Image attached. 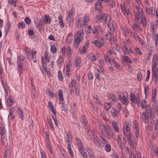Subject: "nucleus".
I'll return each mask as SVG.
<instances>
[{
	"label": "nucleus",
	"mask_w": 158,
	"mask_h": 158,
	"mask_svg": "<svg viewBox=\"0 0 158 158\" xmlns=\"http://www.w3.org/2000/svg\"><path fill=\"white\" fill-rule=\"evenodd\" d=\"M123 59L124 61L127 63H132L131 60H130V58L127 56H125L123 58Z\"/></svg>",
	"instance_id": "53"
},
{
	"label": "nucleus",
	"mask_w": 158,
	"mask_h": 158,
	"mask_svg": "<svg viewBox=\"0 0 158 158\" xmlns=\"http://www.w3.org/2000/svg\"><path fill=\"white\" fill-rule=\"evenodd\" d=\"M134 139H131L128 141V144L133 148L135 147V144L133 141Z\"/></svg>",
	"instance_id": "42"
},
{
	"label": "nucleus",
	"mask_w": 158,
	"mask_h": 158,
	"mask_svg": "<svg viewBox=\"0 0 158 158\" xmlns=\"http://www.w3.org/2000/svg\"><path fill=\"white\" fill-rule=\"evenodd\" d=\"M59 20V22L60 23V26L61 28H63L64 26V23L63 22V19L61 15H60L58 16V18Z\"/></svg>",
	"instance_id": "22"
},
{
	"label": "nucleus",
	"mask_w": 158,
	"mask_h": 158,
	"mask_svg": "<svg viewBox=\"0 0 158 158\" xmlns=\"http://www.w3.org/2000/svg\"><path fill=\"white\" fill-rule=\"evenodd\" d=\"M146 10V12L148 14H150L152 13V12L153 11V9L152 8L147 7Z\"/></svg>",
	"instance_id": "61"
},
{
	"label": "nucleus",
	"mask_w": 158,
	"mask_h": 158,
	"mask_svg": "<svg viewBox=\"0 0 158 158\" xmlns=\"http://www.w3.org/2000/svg\"><path fill=\"white\" fill-rule=\"evenodd\" d=\"M98 71L100 73L104 74L105 73L104 69L103 67H102L99 66H98V67L97 68Z\"/></svg>",
	"instance_id": "48"
},
{
	"label": "nucleus",
	"mask_w": 158,
	"mask_h": 158,
	"mask_svg": "<svg viewBox=\"0 0 158 158\" xmlns=\"http://www.w3.org/2000/svg\"><path fill=\"white\" fill-rule=\"evenodd\" d=\"M111 106V105L110 104V103H105L104 105V107L106 111H108Z\"/></svg>",
	"instance_id": "45"
},
{
	"label": "nucleus",
	"mask_w": 158,
	"mask_h": 158,
	"mask_svg": "<svg viewBox=\"0 0 158 158\" xmlns=\"http://www.w3.org/2000/svg\"><path fill=\"white\" fill-rule=\"evenodd\" d=\"M119 112L116 109L113 108L110 111L111 114L114 117H117L119 114Z\"/></svg>",
	"instance_id": "21"
},
{
	"label": "nucleus",
	"mask_w": 158,
	"mask_h": 158,
	"mask_svg": "<svg viewBox=\"0 0 158 158\" xmlns=\"http://www.w3.org/2000/svg\"><path fill=\"white\" fill-rule=\"evenodd\" d=\"M58 95L59 97L60 100H61V102L64 101L63 94L61 90H59L58 91Z\"/></svg>",
	"instance_id": "39"
},
{
	"label": "nucleus",
	"mask_w": 158,
	"mask_h": 158,
	"mask_svg": "<svg viewBox=\"0 0 158 158\" xmlns=\"http://www.w3.org/2000/svg\"><path fill=\"white\" fill-rule=\"evenodd\" d=\"M61 103V106H62V110L66 112H67L68 109V106L67 105V103L65 102H63Z\"/></svg>",
	"instance_id": "30"
},
{
	"label": "nucleus",
	"mask_w": 158,
	"mask_h": 158,
	"mask_svg": "<svg viewBox=\"0 0 158 158\" xmlns=\"http://www.w3.org/2000/svg\"><path fill=\"white\" fill-rule=\"evenodd\" d=\"M66 137L67 138V141L68 143H70V142L71 141V132L69 131L68 132L67 134Z\"/></svg>",
	"instance_id": "36"
},
{
	"label": "nucleus",
	"mask_w": 158,
	"mask_h": 158,
	"mask_svg": "<svg viewBox=\"0 0 158 158\" xmlns=\"http://www.w3.org/2000/svg\"><path fill=\"white\" fill-rule=\"evenodd\" d=\"M76 84V80H73L69 85V89L70 90V93L71 94L72 93L75 91L76 94L78 96L79 94V91L77 92V89L76 87H75Z\"/></svg>",
	"instance_id": "4"
},
{
	"label": "nucleus",
	"mask_w": 158,
	"mask_h": 158,
	"mask_svg": "<svg viewBox=\"0 0 158 158\" xmlns=\"http://www.w3.org/2000/svg\"><path fill=\"white\" fill-rule=\"evenodd\" d=\"M114 33L108 31L105 35V38L107 40H110L111 43L115 44L116 42V40L113 35Z\"/></svg>",
	"instance_id": "3"
},
{
	"label": "nucleus",
	"mask_w": 158,
	"mask_h": 158,
	"mask_svg": "<svg viewBox=\"0 0 158 158\" xmlns=\"http://www.w3.org/2000/svg\"><path fill=\"white\" fill-rule=\"evenodd\" d=\"M13 111L10 110L9 111V114L8 115V118L10 119H13L15 118V116L13 114Z\"/></svg>",
	"instance_id": "37"
},
{
	"label": "nucleus",
	"mask_w": 158,
	"mask_h": 158,
	"mask_svg": "<svg viewBox=\"0 0 158 158\" xmlns=\"http://www.w3.org/2000/svg\"><path fill=\"white\" fill-rule=\"evenodd\" d=\"M6 130L3 125L0 122V135L1 136V143L4 145L6 140V137L5 136Z\"/></svg>",
	"instance_id": "2"
},
{
	"label": "nucleus",
	"mask_w": 158,
	"mask_h": 158,
	"mask_svg": "<svg viewBox=\"0 0 158 158\" xmlns=\"http://www.w3.org/2000/svg\"><path fill=\"white\" fill-rule=\"evenodd\" d=\"M126 138H127V139L128 141L130 140H131V139H134L133 136L131 135V133H128L127 134V137H125V139H126Z\"/></svg>",
	"instance_id": "34"
},
{
	"label": "nucleus",
	"mask_w": 158,
	"mask_h": 158,
	"mask_svg": "<svg viewBox=\"0 0 158 158\" xmlns=\"http://www.w3.org/2000/svg\"><path fill=\"white\" fill-rule=\"evenodd\" d=\"M74 9L73 8H72L71 9L70 11H69V12L68 13V18H70L72 16L73 12L74 11Z\"/></svg>",
	"instance_id": "55"
},
{
	"label": "nucleus",
	"mask_w": 158,
	"mask_h": 158,
	"mask_svg": "<svg viewBox=\"0 0 158 158\" xmlns=\"http://www.w3.org/2000/svg\"><path fill=\"white\" fill-rule=\"evenodd\" d=\"M23 59H21L19 57L18 58L17 65L18 67V71L21 75L23 72L22 65L23 63Z\"/></svg>",
	"instance_id": "9"
},
{
	"label": "nucleus",
	"mask_w": 158,
	"mask_h": 158,
	"mask_svg": "<svg viewBox=\"0 0 158 158\" xmlns=\"http://www.w3.org/2000/svg\"><path fill=\"white\" fill-rule=\"evenodd\" d=\"M81 41L77 40V39H75L74 40V46L76 49L77 48Z\"/></svg>",
	"instance_id": "38"
},
{
	"label": "nucleus",
	"mask_w": 158,
	"mask_h": 158,
	"mask_svg": "<svg viewBox=\"0 0 158 158\" xmlns=\"http://www.w3.org/2000/svg\"><path fill=\"white\" fill-rule=\"evenodd\" d=\"M123 32L125 35H127L129 34L128 30L125 27H123L122 29Z\"/></svg>",
	"instance_id": "47"
},
{
	"label": "nucleus",
	"mask_w": 158,
	"mask_h": 158,
	"mask_svg": "<svg viewBox=\"0 0 158 158\" xmlns=\"http://www.w3.org/2000/svg\"><path fill=\"white\" fill-rule=\"evenodd\" d=\"M64 56L63 55H60L59 58L57 60L56 62L57 65L59 67H60L61 64L64 62Z\"/></svg>",
	"instance_id": "16"
},
{
	"label": "nucleus",
	"mask_w": 158,
	"mask_h": 158,
	"mask_svg": "<svg viewBox=\"0 0 158 158\" xmlns=\"http://www.w3.org/2000/svg\"><path fill=\"white\" fill-rule=\"evenodd\" d=\"M47 120L49 126L51 128L52 130H54V128L53 126V125L52 122V120L51 118L49 116H48L47 117Z\"/></svg>",
	"instance_id": "24"
},
{
	"label": "nucleus",
	"mask_w": 158,
	"mask_h": 158,
	"mask_svg": "<svg viewBox=\"0 0 158 158\" xmlns=\"http://www.w3.org/2000/svg\"><path fill=\"white\" fill-rule=\"evenodd\" d=\"M154 50V48L153 47H151L149 49V51L148 52V53L147 55V58L146 59V60L148 61L150 60V56L151 55L152 53Z\"/></svg>",
	"instance_id": "20"
},
{
	"label": "nucleus",
	"mask_w": 158,
	"mask_h": 158,
	"mask_svg": "<svg viewBox=\"0 0 158 158\" xmlns=\"http://www.w3.org/2000/svg\"><path fill=\"white\" fill-rule=\"evenodd\" d=\"M48 54L47 51L45 52L44 55V57L41 58V61L42 63L43 68L45 70L46 69L47 66V63L49 61V59H48Z\"/></svg>",
	"instance_id": "5"
},
{
	"label": "nucleus",
	"mask_w": 158,
	"mask_h": 158,
	"mask_svg": "<svg viewBox=\"0 0 158 158\" xmlns=\"http://www.w3.org/2000/svg\"><path fill=\"white\" fill-rule=\"evenodd\" d=\"M122 102L124 104H125L126 105H127L128 103V101L127 99V97H126L124 95H123L122 98Z\"/></svg>",
	"instance_id": "35"
},
{
	"label": "nucleus",
	"mask_w": 158,
	"mask_h": 158,
	"mask_svg": "<svg viewBox=\"0 0 158 158\" xmlns=\"http://www.w3.org/2000/svg\"><path fill=\"white\" fill-rule=\"evenodd\" d=\"M89 20V16L86 14L84 15L83 17V25L84 26L87 25Z\"/></svg>",
	"instance_id": "17"
},
{
	"label": "nucleus",
	"mask_w": 158,
	"mask_h": 158,
	"mask_svg": "<svg viewBox=\"0 0 158 158\" xmlns=\"http://www.w3.org/2000/svg\"><path fill=\"white\" fill-rule=\"evenodd\" d=\"M58 77L59 79L61 81H62L63 78V77L62 76L61 72L60 71H59L58 72Z\"/></svg>",
	"instance_id": "63"
},
{
	"label": "nucleus",
	"mask_w": 158,
	"mask_h": 158,
	"mask_svg": "<svg viewBox=\"0 0 158 158\" xmlns=\"http://www.w3.org/2000/svg\"><path fill=\"white\" fill-rule=\"evenodd\" d=\"M130 99L131 102L133 103H138L139 101V95L137 94L135 96V94L131 93L130 95Z\"/></svg>",
	"instance_id": "8"
},
{
	"label": "nucleus",
	"mask_w": 158,
	"mask_h": 158,
	"mask_svg": "<svg viewBox=\"0 0 158 158\" xmlns=\"http://www.w3.org/2000/svg\"><path fill=\"white\" fill-rule=\"evenodd\" d=\"M18 113L20 116V118L23 120V113L22 111L20 109H19L18 111Z\"/></svg>",
	"instance_id": "59"
},
{
	"label": "nucleus",
	"mask_w": 158,
	"mask_h": 158,
	"mask_svg": "<svg viewBox=\"0 0 158 158\" xmlns=\"http://www.w3.org/2000/svg\"><path fill=\"white\" fill-rule=\"evenodd\" d=\"M102 2L98 1L95 4V7L97 10H100L101 8H102Z\"/></svg>",
	"instance_id": "28"
},
{
	"label": "nucleus",
	"mask_w": 158,
	"mask_h": 158,
	"mask_svg": "<svg viewBox=\"0 0 158 158\" xmlns=\"http://www.w3.org/2000/svg\"><path fill=\"white\" fill-rule=\"evenodd\" d=\"M104 131L106 134V135L108 137H111L113 135V133L110 131V127L107 123L103 124Z\"/></svg>",
	"instance_id": "7"
},
{
	"label": "nucleus",
	"mask_w": 158,
	"mask_h": 158,
	"mask_svg": "<svg viewBox=\"0 0 158 158\" xmlns=\"http://www.w3.org/2000/svg\"><path fill=\"white\" fill-rule=\"evenodd\" d=\"M46 92L48 95L51 96L52 97L55 96L56 95L54 93L51 91L49 89L47 90Z\"/></svg>",
	"instance_id": "49"
},
{
	"label": "nucleus",
	"mask_w": 158,
	"mask_h": 158,
	"mask_svg": "<svg viewBox=\"0 0 158 158\" xmlns=\"http://www.w3.org/2000/svg\"><path fill=\"white\" fill-rule=\"evenodd\" d=\"M108 98L109 100H110L112 102H114L117 101V98L115 95L112 94H110L108 95Z\"/></svg>",
	"instance_id": "19"
},
{
	"label": "nucleus",
	"mask_w": 158,
	"mask_h": 158,
	"mask_svg": "<svg viewBox=\"0 0 158 158\" xmlns=\"http://www.w3.org/2000/svg\"><path fill=\"white\" fill-rule=\"evenodd\" d=\"M84 33L82 29L78 30L75 35V39H77L79 41H82L84 38Z\"/></svg>",
	"instance_id": "6"
},
{
	"label": "nucleus",
	"mask_w": 158,
	"mask_h": 158,
	"mask_svg": "<svg viewBox=\"0 0 158 158\" xmlns=\"http://www.w3.org/2000/svg\"><path fill=\"white\" fill-rule=\"evenodd\" d=\"M72 65V63L71 60H69L66 65L67 71H69L70 70V67Z\"/></svg>",
	"instance_id": "58"
},
{
	"label": "nucleus",
	"mask_w": 158,
	"mask_h": 158,
	"mask_svg": "<svg viewBox=\"0 0 158 158\" xmlns=\"http://www.w3.org/2000/svg\"><path fill=\"white\" fill-rule=\"evenodd\" d=\"M106 2L111 7L113 8L115 6V3L113 0H107Z\"/></svg>",
	"instance_id": "27"
},
{
	"label": "nucleus",
	"mask_w": 158,
	"mask_h": 158,
	"mask_svg": "<svg viewBox=\"0 0 158 158\" xmlns=\"http://www.w3.org/2000/svg\"><path fill=\"white\" fill-rule=\"evenodd\" d=\"M81 121L83 122L85 129L86 130L87 132L88 133L89 132V127L87 123V120L86 119L85 116L82 115L81 116Z\"/></svg>",
	"instance_id": "11"
},
{
	"label": "nucleus",
	"mask_w": 158,
	"mask_h": 158,
	"mask_svg": "<svg viewBox=\"0 0 158 158\" xmlns=\"http://www.w3.org/2000/svg\"><path fill=\"white\" fill-rule=\"evenodd\" d=\"M93 28L91 26H89L87 29L85 31V32L86 34H89L90 33H92V32Z\"/></svg>",
	"instance_id": "41"
},
{
	"label": "nucleus",
	"mask_w": 158,
	"mask_h": 158,
	"mask_svg": "<svg viewBox=\"0 0 158 158\" xmlns=\"http://www.w3.org/2000/svg\"><path fill=\"white\" fill-rule=\"evenodd\" d=\"M94 44L96 47L100 48L101 47L104 45L103 43L100 42L99 41L97 40H94Z\"/></svg>",
	"instance_id": "23"
},
{
	"label": "nucleus",
	"mask_w": 158,
	"mask_h": 158,
	"mask_svg": "<svg viewBox=\"0 0 158 158\" xmlns=\"http://www.w3.org/2000/svg\"><path fill=\"white\" fill-rule=\"evenodd\" d=\"M103 20H104L106 24H108V23L110 20V17L108 14H105L104 15V18H103Z\"/></svg>",
	"instance_id": "31"
},
{
	"label": "nucleus",
	"mask_w": 158,
	"mask_h": 158,
	"mask_svg": "<svg viewBox=\"0 0 158 158\" xmlns=\"http://www.w3.org/2000/svg\"><path fill=\"white\" fill-rule=\"evenodd\" d=\"M41 158H47L46 154L44 151L41 150L40 152Z\"/></svg>",
	"instance_id": "51"
},
{
	"label": "nucleus",
	"mask_w": 158,
	"mask_h": 158,
	"mask_svg": "<svg viewBox=\"0 0 158 158\" xmlns=\"http://www.w3.org/2000/svg\"><path fill=\"white\" fill-rule=\"evenodd\" d=\"M150 29H151L152 34L155 36V34L156 33V31H154V25L153 24H151L150 26Z\"/></svg>",
	"instance_id": "50"
},
{
	"label": "nucleus",
	"mask_w": 158,
	"mask_h": 158,
	"mask_svg": "<svg viewBox=\"0 0 158 158\" xmlns=\"http://www.w3.org/2000/svg\"><path fill=\"white\" fill-rule=\"evenodd\" d=\"M92 135L94 144L97 146H100L101 143L99 137L94 134H92Z\"/></svg>",
	"instance_id": "13"
},
{
	"label": "nucleus",
	"mask_w": 158,
	"mask_h": 158,
	"mask_svg": "<svg viewBox=\"0 0 158 158\" xmlns=\"http://www.w3.org/2000/svg\"><path fill=\"white\" fill-rule=\"evenodd\" d=\"M104 18V15L103 12L98 11L95 17V20L97 22L101 21L103 20Z\"/></svg>",
	"instance_id": "12"
},
{
	"label": "nucleus",
	"mask_w": 158,
	"mask_h": 158,
	"mask_svg": "<svg viewBox=\"0 0 158 158\" xmlns=\"http://www.w3.org/2000/svg\"><path fill=\"white\" fill-rule=\"evenodd\" d=\"M76 141L79 147V151L80 153H82L84 151V147L81 140L79 138L76 137Z\"/></svg>",
	"instance_id": "10"
},
{
	"label": "nucleus",
	"mask_w": 158,
	"mask_h": 158,
	"mask_svg": "<svg viewBox=\"0 0 158 158\" xmlns=\"http://www.w3.org/2000/svg\"><path fill=\"white\" fill-rule=\"evenodd\" d=\"M135 52L138 53L139 55H142V53L141 50L138 48L136 47L134 49Z\"/></svg>",
	"instance_id": "60"
},
{
	"label": "nucleus",
	"mask_w": 158,
	"mask_h": 158,
	"mask_svg": "<svg viewBox=\"0 0 158 158\" xmlns=\"http://www.w3.org/2000/svg\"><path fill=\"white\" fill-rule=\"evenodd\" d=\"M112 127L114 130L116 132H119L118 127L117 126L118 122H116L115 121H113L112 123Z\"/></svg>",
	"instance_id": "18"
},
{
	"label": "nucleus",
	"mask_w": 158,
	"mask_h": 158,
	"mask_svg": "<svg viewBox=\"0 0 158 158\" xmlns=\"http://www.w3.org/2000/svg\"><path fill=\"white\" fill-rule=\"evenodd\" d=\"M130 129H128L127 128L123 127V133L124 135L123 137V140L125 139V137H127V134H128V133H131L130 132Z\"/></svg>",
	"instance_id": "25"
},
{
	"label": "nucleus",
	"mask_w": 158,
	"mask_h": 158,
	"mask_svg": "<svg viewBox=\"0 0 158 158\" xmlns=\"http://www.w3.org/2000/svg\"><path fill=\"white\" fill-rule=\"evenodd\" d=\"M18 26L19 27L23 29L25 27V24L23 22L19 23L18 25Z\"/></svg>",
	"instance_id": "56"
},
{
	"label": "nucleus",
	"mask_w": 158,
	"mask_h": 158,
	"mask_svg": "<svg viewBox=\"0 0 158 158\" xmlns=\"http://www.w3.org/2000/svg\"><path fill=\"white\" fill-rule=\"evenodd\" d=\"M136 22L135 21V23L133 24V25L132 26V28L135 29V28H137L139 27V24L138 21L136 20Z\"/></svg>",
	"instance_id": "57"
},
{
	"label": "nucleus",
	"mask_w": 158,
	"mask_h": 158,
	"mask_svg": "<svg viewBox=\"0 0 158 158\" xmlns=\"http://www.w3.org/2000/svg\"><path fill=\"white\" fill-rule=\"evenodd\" d=\"M28 34L30 35L31 36V37H34L32 36H34V32L33 30H29L28 31Z\"/></svg>",
	"instance_id": "62"
},
{
	"label": "nucleus",
	"mask_w": 158,
	"mask_h": 158,
	"mask_svg": "<svg viewBox=\"0 0 158 158\" xmlns=\"http://www.w3.org/2000/svg\"><path fill=\"white\" fill-rule=\"evenodd\" d=\"M36 53V52H34L33 51L31 52V60L32 59L33 61L34 62H36L37 61V59L35 56Z\"/></svg>",
	"instance_id": "33"
},
{
	"label": "nucleus",
	"mask_w": 158,
	"mask_h": 158,
	"mask_svg": "<svg viewBox=\"0 0 158 158\" xmlns=\"http://www.w3.org/2000/svg\"><path fill=\"white\" fill-rule=\"evenodd\" d=\"M154 39L156 41L155 44H156V45L157 46V44H158V34H156L155 36V38H154Z\"/></svg>",
	"instance_id": "64"
},
{
	"label": "nucleus",
	"mask_w": 158,
	"mask_h": 158,
	"mask_svg": "<svg viewBox=\"0 0 158 158\" xmlns=\"http://www.w3.org/2000/svg\"><path fill=\"white\" fill-rule=\"evenodd\" d=\"M154 108H153L152 111L150 106L148 105L145 107V111L143 112L142 115V118L143 120H148L149 118H154L155 114L153 112Z\"/></svg>",
	"instance_id": "1"
},
{
	"label": "nucleus",
	"mask_w": 158,
	"mask_h": 158,
	"mask_svg": "<svg viewBox=\"0 0 158 158\" xmlns=\"http://www.w3.org/2000/svg\"><path fill=\"white\" fill-rule=\"evenodd\" d=\"M106 146L105 147V149L106 151L107 152H110L111 150V146L110 145L108 144H106Z\"/></svg>",
	"instance_id": "46"
},
{
	"label": "nucleus",
	"mask_w": 158,
	"mask_h": 158,
	"mask_svg": "<svg viewBox=\"0 0 158 158\" xmlns=\"http://www.w3.org/2000/svg\"><path fill=\"white\" fill-rule=\"evenodd\" d=\"M6 101V105L8 106H11L15 103L14 99L13 97L11 96H9V98L7 99Z\"/></svg>",
	"instance_id": "14"
},
{
	"label": "nucleus",
	"mask_w": 158,
	"mask_h": 158,
	"mask_svg": "<svg viewBox=\"0 0 158 158\" xmlns=\"http://www.w3.org/2000/svg\"><path fill=\"white\" fill-rule=\"evenodd\" d=\"M140 12L139 11L137 12L135 14V17L136 18L135 20L138 21L140 17Z\"/></svg>",
	"instance_id": "52"
},
{
	"label": "nucleus",
	"mask_w": 158,
	"mask_h": 158,
	"mask_svg": "<svg viewBox=\"0 0 158 158\" xmlns=\"http://www.w3.org/2000/svg\"><path fill=\"white\" fill-rule=\"evenodd\" d=\"M104 58L106 61L110 63H112V64L115 61L114 59L111 58H109V56L107 55H105Z\"/></svg>",
	"instance_id": "29"
},
{
	"label": "nucleus",
	"mask_w": 158,
	"mask_h": 158,
	"mask_svg": "<svg viewBox=\"0 0 158 158\" xmlns=\"http://www.w3.org/2000/svg\"><path fill=\"white\" fill-rule=\"evenodd\" d=\"M86 47L85 45H83L81 48L80 49V52L81 54H83L86 52Z\"/></svg>",
	"instance_id": "40"
},
{
	"label": "nucleus",
	"mask_w": 158,
	"mask_h": 158,
	"mask_svg": "<svg viewBox=\"0 0 158 158\" xmlns=\"http://www.w3.org/2000/svg\"><path fill=\"white\" fill-rule=\"evenodd\" d=\"M45 22L46 23H50L51 22V19L49 18L48 16H45L44 17Z\"/></svg>",
	"instance_id": "43"
},
{
	"label": "nucleus",
	"mask_w": 158,
	"mask_h": 158,
	"mask_svg": "<svg viewBox=\"0 0 158 158\" xmlns=\"http://www.w3.org/2000/svg\"><path fill=\"white\" fill-rule=\"evenodd\" d=\"M51 52L53 53H55L56 51V48L54 45H52L51 47Z\"/></svg>",
	"instance_id": "54"
},
{
	"label": "nucleus",
	"mask_w": 158,
	"mask_h": 158,
	"mask_svg": "<svg viewBox=\"0 0 158 158\" xmlns=\"http://www.w3.org/2000/svg\"><path fill=\"white\" fill-rule=\"evenodd\" d=\"M87 57L92 61H95L97 59L96 57L95 54H90L87 56Z\"/></svg>",
	"instance_id": "32"
},
{
	"label": "nucleus",
	"mask_w": 158,
	"mask_h": 158,
	"mask_svg": "<svg viewBox=\"0 0 158 158\" xmlns=\"http://www.w3.org/2000/svg\"><path fill=\"white\" fill-rule=\"evenodd\" d=\"M48 105L51 110L54 114L55 115H56V110L54 109L53 105L52 104L51 102L49 101L48 102Z\"/></svg>",
	"instance_id": "26"
},
{
	"label": "nucleus",
	"mask_w": 158,
	"mask_h": 158,
	"mask_svg": "<svg viewBox=\"0 0 158 158\" xmlns=\"http://www.w3.org/2000/svg\"><path fill=\"white\" fill-rule=\"evenodd\" d=\"M156 96V89H153L152 90V98L154 99H155Z\"/></svg>",
	"instance_id": "44"
},
{
	"label": "nucleus",
	"mask_w": 158,
	"mask_h": 158,
	"mask_svg": "<svg viewBox=\"0 0 158 158\" xmlns=\"http://www.w3.org/2000/svg\"><path fill=\"white\" fill-rule=\"evenodd\" d=\"M81 58L79 56H76L74 59V65L75 67L79 66L81 63Z\"/></svg>",
	"instance_id": "15"
}]
</instances>
